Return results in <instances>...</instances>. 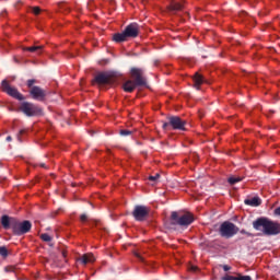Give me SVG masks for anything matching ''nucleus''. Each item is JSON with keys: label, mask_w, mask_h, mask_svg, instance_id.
Listing matches in <instances>:
<instances>
[{"label": "nucleus", "mask_w": 280, "mask_h": 280, "mask_svg": "<svg viewBox=\"0 0 280 280\" xmlns=\"http://www.w3.org/2000/svg\"><path fill=\"white\" fill-rule=\"evenodd\" d=\"M78 261L86 266V264H93V261H95V256H93L92 253H88L78 258Z\"/></svg>", "instance_id": "obj_14"}, {"label": "nucleus", "mask_w": 280, "mask_h": 280, "mask_svg": "<svg viewBox=\"0 0 280 280\" xmlns=\"http://www.w3.org/2000/svg\"><path fill=\"white\" fill-rule=\"evenodd\" d=\"M7 141H12V136L7 137Z\"/></svg>", "instance_id": "obj_37"}, {"label": "nucleus", "mask_w": 280, "mask_h": 280, "mask_svg": "<svg viewBox=\"0 0 280 280\" xmlns=\"http://www.w3.org/2000/svg\"><path fill=\"white\" fill-rule=\"evenodd\" d=\"M241 233H242L243 235H248V232H246V230H242Z\"/></svg>", "instance_id": "obj_36"}, {"label": "nucleus", "mask_w": 280, "mask_h": 280, "mask_svg": "<svg viewBox=\"0 0 280 280\" xmlns=\"http://www.w3.org/2000/svg\"><path fill=\"white\" fill-rule=\"evenodd\" d=\"M124 32L127 38H137V36H139V24L131 23L126 26Z\"/></svg>", "instance_id": "obj_12"}, {"label": "nucleus", "mask_w": 280, "mask_h": 280, "mask_svg": "<svg viewBox=\"0 0 280 280\" xmlns=\"http://www.w3.org/2000/svg\"><path fill=\"white\" fill-rule=\"evenodd\" d=\"M245 205H248L249 207H259V205H261V199H259V197L245 199Z\"/></svg>", "instance_id": "obj_18"}, {"label": "nucleus", "mask_w": 280, "mask_h": 280, "mask_svg": "<svg viewBox=\"0 0 280 280\" xmlns=\"http://www.w3.org/2000/svg\"><path fill=\"white\" fill-rule=\"evenodd\" d=\"M131 75L133 78V84H136V86H145L147 82L141 77V69L132 68L131 69Z\"/></svg>", "instance_id": "obj_11"}, {"label": "nucleus", "mask_w": 280, "mask_h": 280, "mask_svg": "<svg viewBox=\"0 0 280 280\" xmlns=\"http://www.w3.org/2000/svg\"><path fill=\"white\" fill-rule=\"evenodd\" d=\"M18 141H20V143H21V141H23V140H21V136H18Z\"/></svg>", "instance_id": "obj_38"}, {"label": "nucleus", "mask_w": 280, "mask_h": 280, "mask_svg": "<svg viewBox=\"0 0 280 280\" xmlns=\"http://www.w3.org/2000/svg\"><path fill=\"white\" fill-rule=\"evenodd\" d=\"M236 280H253V278H250V276H238Z\"/></svg>", "instance_id": "obj_27"}, {"label": "nucleus", "mask_w": 280, "mask_h": 280, "mask_svg": "<svg viewBox=\"0 0 280 280\" xmlns=\"http://www.w3.org/2000/svg\"><path fill=\"white\" fill-rule=\"evenodd\" d=\"M148 213H149L148 207L136 206L132 212V215L138 222H143V220H145V218L148 217Z\"/></svg>", "instance_id": "obj_10"}, {"label": "nucleus", "mask_w": 280, "mask_h": 280, "mask_svg": "<svg viewBox=\"0 0 280 280\" xmlns=\"http://www.w3.org/2000/svg\"><path fill=\"white\" fill-rule=\"evenodd\" d=\"M62 256H63V257H67V254H66L65 252H62Z\"/></svg>", "instance_id": "obj_42"}, {"label": "nucleus", "mask_w": 280, "mask_h": 280, "mask_svg": "<svg viewBox=\"0 0 280 280\" xmlns=\"http://www.w3.org/2000/svg\"><path fill=\"white\" fill-rule=\"evenodd\" d=\"M113 40H115V43H125V40H128V37L124 31L122 33L114 34Z\"/></svg>", "instance_id": "obj_19"}, {"label": "nucleus", "mask_w": 280, "mask_h": 280, "mask_svg": "<svg viewBox=\"0 0 280 280\" xmlns=\"http://www.w3.org/2000/svg\"><path fill=\"white\" fill-rule=\"evenodd\" d=\"M180 10H183V3L172 1L168 5V12L171 14H176V12H179Z\"/></svg>", "instance_id": "obj_15"}, {"label": "nucleus", "mask_w": 280, "mask_h": 280, "mask_svg": "<svg viewBox=\"0 0 280 280\" xmlns=\"http://www.w3.org/2000/svg\"><path fill=\"white\" fill-rule=\"evenodd\" d=\"M40 238L43 240V242H51V236H49V234L47 233L42 234Z\"/></svg>", "instance_id": "obj_24"}, {"label": "nucleus", "mask_w": 280, "mask_h": 280, "mask_svg": "<svg viewBox=\"0 0 280 280\" xmlns=\"http://www.w3.org/2000/svg\"><path fill=\"white\" fill-rule=\"evenodd\" d=\"M95 82H96V84H100L101 86H104L106 84L112 85V84H115V78L107 73H101L95 77L93 84H95Z\"/></svg>", "instance_id": "obj_9"}, {"label": "nucleus", "mask_w": 280, "mask_h": 280, "mask_svg": "<svg viewBox=\"0 0 280 280\" xmlns=\"http://www.w3.org/2000/svg\"><path fill=\"white\" fill-rule=\"evenodd\" d=\"M32 12H33L34 14H40V8H38V7H33V8H32Z\"/></svg>", "instance_id": "obj_28"}, {"label": "nucleus", "mask_w": 280, "mask_h": 280, "mask_svg": "<svg viewBox=\"0 0 280 280\" xmlns=\"http://www.w3.org/2000/svg\"><path fill=\"white\" fill-rule=\"evenodd\" d=\"M253 229H255V231H261L264 235H279L280 233L279 222L265 217H260L253 221Z\"/></svg>", "instance_id": "obj_1"}, {"label": "nucleus", "mask_w": 280, "mask_h": 280, "mask_svg": "<svg viewBox=\"0 0 280 280\" xmlns=\"http://www.w3.org/2000/svg\"><path fill=\"white\" fill-rule=\"evenodd\" d=\"M34 84H36V80L30 79V80L27 81V86H28V89H33Z\"/></svg>", "instance_id": "obj_26"}, {"label": "nucleus", "mask_w": 280, "mask_h": 280, "mask_svg": "<svg viewBox=\"0 0 280 280\" xmlns=\"http://www.w3.org/2000/svg\"><path fill=\"white\" fill-rule=\"evenodd\" d=\"M0 255L1 257H8V248L5 246H0Z\"/></svg>", "instance_id": "obj_23"}, {"label": "nucleus", "mask_w": 280, "mask_h": 280, "mask_svg": "<svg viewBox=\"0 0 280 280\" xmlns=\"http://www.w3.org/2000/svg\"><path fill=\"white\" fill-rule=\"evenodd\" d=\"M40 167H46V166H45V163H42V164H40Z\"/></svg>", "instance_id": "obj_41"}, {"label": "nucleus", "mask_w": 280, "mask_h": 280, "mask_svg": "<svg viewBox=\"0 0 280 280\" xmlns=\"http://www.w3.org/2000/svg\"><path fill=\"white\" fill-rule=\"evenodd\" d=\"M159 178H161L160 174H155L154 176H149V180L151 183H156V180H159Z\"/></svg>", "instance_id": "obj_25"}, {"label": "nucleus", "mask_w": 280, "mask_h": 280, "mask_svg": "<svg viewBox=\"0 0 280 280\" xmlns=\"http://www.w3.org/2000/svg\"><path fill=\"white\" fill-rule=\"evenodd\" d=\"M189 270H190L191 272H198V268H197L196 266H194V265H190V266H189Z\"/></svg>", "instance_id": "obj_30"}, {"label": "nucleus", "mask_w": 280, "mask_h": 280, "mask_svg": "<svg viewBox=\"0 0 280 280\" xmlns=\"http://www.w3.org/2000/svg\"><path fill=\"white\" fill-rule=\"evenodd\" d=\"M219 233H220L221 237L231 240V237H234V235H237V233H240V228H237V225H235L231 221H224L220 225Z\"/></svg>", "instance_id": "obj_2"}, {"label": "nucleus", "mask_w": 280, "mask_h": 280, "mask_svg": "<svg viewBox=\"0 0 280 280\" xmlns=\"http://www.w3.org/2000/svg\"><path fill=\"white\" fill-rule=\"evenodd\" d=\"M222 280H237V277L225 276V277L222 278Z\"/></svg>", "instance_id": "obj_29"}, {"label": "nucleus", "mask_w": 280, "mask_h": 280, "mask_svg": "<svg viewBox=\"0 0 280 280\" xmlns=\"http://www.w3.org/2000/svg\"><path fill=\"white\" fill-rule=\"evenodd\" d=\"M171 220L173 226H176V224L178 226H189L194 222V217L190 213L178 217V212L174 211L172 212Z\"/></svg>", "instance_id": "obj_5"}, {"label": "nucleus", "mask_w": 280, "mask_h": 280, "mask_svg": "<svg viewBox=\"0 0 280 280\" xmlns=\"http://www.w3.org/2000/svg\"><path fill=\"white\" fill-rule=\"evenodd\" d=\"M240 182H242V177H230V178H228V183L230 184V185H235L236 183H240Z\"/></svg>", "instance_id": "obj_21"}, {"label": "nucleus", "mask_w": 280, "mask_h": 280, "mask_svg": "<svg viewBox=\"0 0 280 280\" xmlns=\"http://www.w3.org/2000/svg\"><path fill=\"white\" fill-rule=\"evenodd\" d=\"M275 213H276V215H280V207L275 209Z\"/></svg>", "instance_id": "obj_34"}, {"label": "nucleus", "mask_w": 280, "mask_h": 280, "mask_svg": "<svg viewBox=\"0 0 280 280\" xmlns=\"http://www.w3.org/2000/svg\"><path fill=\"white\" fill-rule=\"evenodd\" d=\"M223 270H224V272H229V270H231V267H229V265H224Z\"/></svg>", "instance_id": "obj_32"}, {"label": "nucleus", "mask_w": 280, "mask_h": 280, "mask_svg": "<svg viewBox=\"0 0 280 280\" xmlns=\"http://www.w3.org/2000/svg\"><path fill=\"white\" fill-rule=\"evenodd\" d=\"M119 135H120V137H128V136L132 135V131L128 130V129H121L119 131Z\"/></svg>", "instance_id": "obj_22"}, {"label": "nucleus", "mask_w": 280, "mask_h": 280, "mask_svg": "<svg viewBox=\"0 0 280 280\" xmlns=\"http://www.w3.org/2000/svg\"><path fill=\"white\" fill-rule=\"evenodd\" d=\"M136 257H138V259H142L141 256L139 254H136Z\"/></svg>", "instance_id": "obj_39"}, {"label": "nucleus", "mask_w": 280, "mask_h": 280, "mask_svg": "<svg viewBox=\"0 0 280 280\" xmlns=\"http://www.w3.org/2000/svg\"><path fill=\"white\" fill-rule=\"evenodd\" d=\"M185 126H187V121L183 120L178 116H170L167 118V122L162 125L163 130H167V128H172L173 130H186Z\"/></svg>", "instance_id": "obj_4"}, {"label": "nucleus", "mask_w": 280, "mask_h": 280, "mask_svg": "<svg viewBox=\"0 0 280 280\" xmlns=\"http://www.w3.org/2000/svg\"><path fill=\"white\" fill-rule=\"evenodd\" d=\"M122 89L126 93H132V91H135V89H137V84H135V81H132V80H127L122 84Z\"/></svg>", "instance_id": "obj_16"}, {"label": "nucleus", "mask_w": 280, "mask_h": 280, "mask_svg": "<svg viewBox=\"0 0 280 280\" xmlns=\"http://www.w3.org/2000/svg\"><path fill=\"white\" fill-rule=\"evenodd\" d=\"M90 226H96V229H97L98 228L97 221H93L92 223H90Z\"/></svg>", "instance_id": "obj_35"}, {"label": "nucleus", "mask_w": 280, "mask_h": 280, "mask_svg": "<svg viewBox=\"0 0 280 280\" xmlns=\"http://www.w3.org/2000/svg\"><path fill=\"white\" fill-rule=\"evenodd\" d=\"M192 80L195 82V89H197V91H200V85L201 84H209V81L205 79V77H202V74L196 72L195 75L192 77Z\"/></svg>", "instance_id": "obj_13"}, {"label": "nucleus", "mask_w": 280, "mask_h": 280, "mask_svg": "<svg viewBox=\"0 0 280 280\" xmlns=\"http://www.w3.org/2000/svg\"><path fill=\"white\" fill-rule=\"evenodd\" d=\"M23 132H25V130H23V129H22V130H20V135H23Z\"/></svg>", "instance_id": "obj_40"}, {"label": "nucleus", "mask_w": 280, "mask_h": 280, "mask_svg": "<svg viewBox=\"0 0 280 280\" xmlns=\"http://www.w3.org/2000/svg\"><path fill=\"white\" fill-rule=\"evenodd\" d=\"M86 219H88L86 214H81V221L82 222H86Z\"/></svg>", "instance_id": "obj_33"}, {"label": "nucleus", "mask_w": 280, "mask_h": 280, "mask_svg": "<svg viewBox=\"0 0 280 280\" xmlns=\"http://www.w3.org/2000/svg\"><path fill=\"white\" fill-rule=\"evenodd\" d=\"M1 88H2V91H3L4 93H7L8 95H10L11 97H14L15 100H19V102H23V100H25V97L23 96V94H21L20 91L16 90V88L10 86V83H8L7 80H3V81H2Z\"/></svg>", "instance_id": "obj_6"}, {"label": "nucleus", "mask_w": 280, "mask_h": 280, "mask_svg": "<svg viewBox=\"0 0 280 280\" xmlns=\"http://www.w3.org/2000/svg\"><path fill=\"white\" fill-rule=\"evenodd\" d=\"M11 224L14 235L18 236L25 235V233H30V231H32V222H30L28 220L21 222L15 219L11 222Z\"/></svg>", "instance_id": "obj_3"}, {"label": "nucleus", "mask_w": 280, "mask_h": 280, "mask_svg": "<svg viewBox=\"0 0 280 280\" xmlns=\"http://www.w3.org/2000/svg\"><path fill=\"white\" fill-rule=\"evenodd\" d=\"M16 219L14 218H9L7 214L2 215L1 218V224L3 229H12V222H14Z\"/></svg>", "instance_id": "obj_17"}, {"label": "nucleus", "mask_w": 280, "mask_h": 280, "mask_svg": "<svg viewBox=\"0 0 280 280\" xmlns=\"http://www.w3.org/2000/svg\"><path fill=\"white\" fill-rule=\"evenodd\" d=\"M30 95L33 100H36V102H45V97H47V91L38 85H35L31 88Z\"/></svg>", "instance_id": "obj_8"}, {"label": "nucleus", "mask_w": 280, "mask_h": 280, "mask_svg": "<svg viewBox=\"0 0 280 280\" xmlns=\"http://www.w3.org/2000/svg\"><path fill=\"white\" fill-rule=\"evenodd\" d=\"M20 110L26 115V117H35L40 113V108L36 106L34 103L23 102L20 106Z\"/></svg>", "instance_id": "obj_7"}, {"label": "nucleus", "mask_w": 280, "mask_h": 280, "mask_svg": "<svg viewBox=\"0 0 280 280\" xmlns=\"http://www.w3.org/2000/svg\"><path fill=\"white\" fill-rule=\"evenodd\" d=\"M4 272H14V268L13 267H5Z\"/></svg>", "instance_id": "obj_31"}, {"label": "nucleus", "mask_w": 280, "mask_h": 280, "mask_svg": "<svg viewBox=\"0 0 280 280\" xmlns=\"http://www.w3.org/2000/svg\"><path fill=\"white\" fill-rule=\"evenodd\" d=\"M40 49H43V46H32L23 48L24 51H40Z\"/></svg>", "instance_id": "obj_20"}]
</instances>
